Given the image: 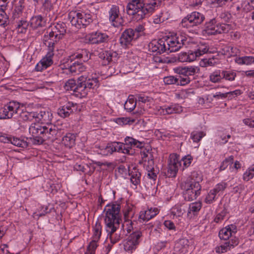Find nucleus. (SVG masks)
I'll return each mask as SVG.
<instances>
[{"mask_svg":"<svg viewBox=\"0 0 254 254\" xmlns=\"http://www.w3.org/2000/svg\"><path fill=\"white\" fill-rule=\"evenodd\" d=\"M183 181L181 183V188L183 190V197L187 201H192L200 194L201 187L197 182Z\"/></svg>","mask_w":254,"mask_h":254,"instance_id":"obj_6","label":"nucleus"},{"mask_svg":"<svg viewBox=\"0 0 254 254\" xmlns=\"http://www.w3.org/2000/svg\"><path fill=\"white\" fill-rule=\"evenodd\" d=\"M78 111V105L72 102H68L64 106L59 108L58 114L62 118H65L74 112Z\"/></svg>","mask_w":254,"mask_h":254,"instance_id":"obj_19","label":"nucleus"},{"mask_svg":"<svg viewBox=\"0 0 254 254\" xmlns=\"http://www.w3.org/2000/svg\"><path fill=\"white\" fill-rule=\"evenodd\" d=\"M208 46L204 43H200L197 46V49L193 51V55H195L196 58L207 53L208 51Z\"/></svg>","mask_w":254,"mask_h":254,"instance_id":"obj_43","label":"nucleus"},{"mask_svg":"<svg viewBox=\"0 0 254 254\" xmlns=\"http://www.w3.org/2000/svg\"><path fill=\"white\" fill-rule=\"evenodd\" d=\"M118 54L113 51H104L99 53V58L103 61L102 64L106 65L115 60Z\"/></svg>","mask_w":254,"mask_h":254,"instance_id":"obj_25","label":"nucleus"},{"mask_svg":"<svg viewBox=\"0 0 254 254\" xmlns=\"http://www.w3.org/2000/svg\"><path fill=\"white\" fill-rule=\"evenodd\" d=\"M217 195L212 190H210L206 195L204 202L207 204H211L217 199Z\"/></svg>","mask_w":254,"mask_h":254,"instance_id":"obj_52","label":"nucleus"},{"mask_svg":"<svg viewBox=\"0 0 254 254\" xmlns=\"http://www.w3.org/2000/svg\"><path fill=\"white\" fill-rule=\"evenodd\" d=\"M222 70H216L209 75V80L213 83L220 82L222 79Z\"/></svg>","mask_w":254,"mask_h":254,"instance_id":"obj_44","label":"nucleus"},{"mask_svg":"<svg viewBox=\"0 0 254 254\" xmlns=\"http://www.w3.org/2000/svg\"><path fill=\"white\" fill-rule=\"evenodd\" d=\"M135 100L136 103H138L140 106H142L141 104H146L147 106H149L150 103L153 102V99L151 97L142 94L136 95Z\"/></svg>","mask_w":254,"mask_h":254,"instance_id":"obj_40","label":"nucleus"},{"mask_svg":"<svg viewBox=\"0 0 254 254\" xmlns=\"http://www.w3.org/2000/svg\"><path fill=\"white\" fill-rule=\"evenodd\" d=\"M62 38V37L52 31H47L43 37V41L45 45L48 47V50L54 52L56 43Z\"/></svg>","mask_w":254,"mask_h":254,"instance_id":"obj_17","label":"nucleus"},{"mask_svg":"<svg viewBox=\"0 0 254 254\" xmlns=\"http://www.w3.org/2000/svg\"><path fill=\"white\" fill-rule=\"evenodd\" d=\"M204 19L205 16L202 13L194 11L182 19L181 24L184 28H189L200 25Z\"/></svg>","mask_w":254,"mask_h":254,"instance_id":"obj_8","label":"nucleus"},{"mask_svg":"<svg viewBox=\"0 0 254 254\" xmlns=\"http://www.w3.org/2000/svg\"><path fill=\"white\" fill-rule=\"evenodd\" d=\"M101 225L100 223L97 222L93 227V234L92 236V239L98 241L101 235Z\"/></svg>","mask_w":254,"mask_h":254,"instance_id":"obj_49","label":"nucleus"},{"mask_svg":"<svg viewBox=\"0 0 254 254\" xmlns=\"http://www.w3.org/2000/svg\"><path fill=\"white\" fill-rule=\"evenodd\" d=\"M202 207V204L200 202H195L191 203L189 205L188 210L187 216L189 219H191L198 214Z\"/></svg>","mask_w":254,"mask_h":254,"instance_id":"obj_31","label":"nucleus"},{"mask_svg":"<svg viewBox=\"0 0 254 254\" xmlns=\"http://www.w3.org/2000/svg\"><path fill=\"white\" fill-rule=\"evenodd\" d=\"M123 144V148L127 149L128 153H123L127 154H132V151L131 149L133 148H142L144 146L145 143L144 141H140L133 137L127 136L124 139V142L122 143Z\"/></svg>","mask_w":254,"mask_h":254,"instance_id":"obj_16","label":"nucleus"},{"mask_svg":"<svg viewBox=\"0 0 254 254\" xmlns=\"http://www.w3.org/2000/svg\"><path fill=\"white\" fill-rule=\"evenodd\" d=\"M177 71L181 75L190 77L199 73L200 68L198 66H187L179 67Z\"/></svg>","mask_w":254,"mask_h":254,"instance_id":"obj_23","label":"nucleus"},{"mask_svg":"<svg viewBox=\"0 0 254 254\" xmlns=\"http://www.w3.org/2000/svg\"><path fill=\"white\" fill-rule=\"evenodd\" d=\"M206 135L203 131H193L190 134V138L194 142H198Z\"/></svg>","mask_w":254,"mask_h":254,"instance_id":"obj_47","label":"nucleus"},{"mask_svg":"<svg viewBox=\"0 0 254 254\" xmlns=\"http://www.w3.org/2000/svg\"><path fill=\"white\" fill-rule=\"evenodd\" d=\"M180 167L181 162L179 157L176 154L170 155L166 176L169 178L176 177Z\"/></svg>","mask_w":254,"mask_h":254,"instance_id":"obj_13","label":"nucleus"},{"mask_svg":"<svg viewBox=\"0 0 254 254\" xmlns=\"http://www.w3.org/2000/svg\"><path fill=\"white\" fill-rule=\"evenodd\" d=\"M19 112H18L17 117H19L24 121H35L36 122V117L37 116L36 112H28L24 110L22 107L19 106Z\"/></svg>","mask_w":254,"mask_h":254,"instance_id":"obj_26","label":"nucleus"},{"mask_svg":"<svg viewBox=\"0 0 254 254\" xmlns=\"http://www.w3.org/2000/svg\"><path fill=\"white\" fill-rule=\"evenodd\" d=\"M31 135L28 139L29 143L33 144H41L46 140L53 141L61 135V130L53 125L41 126L37 124H32L29 128Z\"/></svg>","mask_w":254,"mask_h":254,"instance_id":"obj_3","label":"nucleus"},{"mask_svg":"<svg viewBox=\"0 0 254 254\" xmlns=\"http://www.w3.org/2000/svg\"><path fill=\"white\" fill-rule=\"evenodd\" d=\"M136 35H134L133 29L128 28L123 32L120 38V43L123 46L127 47L131 45V42L137 39Z\"/></svg>","mask_w":254,"mask_h":254,"instance_id":"obj_20","label":"nucleus"},{"mask_svg":"<svg viewBox=\"0 0 254 254\" xmlns=\"http://www.w3.org/2000/svg\"><path fill=\"white\" fill-rule=\"evenodd\" d=\"M51 31L63 38L66 32V24L64 22H58L52 27Z\"/></svg>","mask_w":254,"mask_h":254,"instance_id":"obj_36","label":"nucleus"},{"mask_svg":"<svg viewBox=\"0 0 254 254\" xmlns=\"http://www.w3.org/2000/svg\"><path fill=\"white\" fill-rule=\"evenodd\" d=\"M142 233L140 231L131 233L123 242L124 249L129 254L133 253L142 240Z\"/></svg>","mask_w":254,"mask_h":254,"instance_id":"obj_7","label":"nucleus"},{"mask_svg":"<svg viewBox=\"0 0 254 254\" xmlns=\"http://www.w3.org/2000/svg\"><path fill=\"white\" fill-rule=\"evenodd\" d=\"M36 122H41L42 124L52 125L51 122L53 119V115L51 112L47 111H41L39 113L37 112Z\"/></svg>","mask_w":254,"mask_h":254,"instance_id":"obj_27","label":"nucleus"},{"mask_svg":"<svg viewBox=\"0 0 254 254\" xmlns=\"http://www.w3.org/2000/svg\"><path fill=\"white\" fill-rule=\"evenodd\" d=\"M120 205L118 203L107 205L105 209V229L107 233V238L110 239L112 245L120 241L124 235H127L120 228Z\"/></svg>","mask_w":254,"mask_h":254,"instance_id":"obj_1","label":"nucleus"},{"mask_svg":"<svg viewBox=\"0 0 254 254\" xmlns=\"http://www.w3.org/2000/svg\"><path fill=\"white\" fill-rule=\"evenodd\" d=\"M163 114H177L182 111V107L177 104H171L168 106L161 107Z\"/></svg>","mask_w":254,"mask_h":254,"instance_id":"obj_33","label":"nucleus"},{"mask_svg":"<svg viewBox=\"0 0 254 254\" xmlns=\"http://www.w3.org/2000/svg\"><path fill=\"white\" fill-rule=\"evenodd\" d=\"M94 17V14L90 11H71L68 15L71 25L78 29L89 25L92 22Z\"/></svg>","mask_w":254,"mask_h":254,"instance_id":"obj_5","label":"nucleus"},{"mask_svg":"<svg viewBox=\"0 0 254 254\" xmlns=\"http://www.w3.org/2000/svg\"><path fill=\"white\" fill-rule=\"evenodd\" d=\"M145 30L144 26L143 24H139L136 25L134 29H133V31L134 33V35H136L137 39L140 36H142L144 34Z\"/></svg>","mask_w":254,"mask_h":254,"instance_id":"obj_59","label":"nucleus"},{"mask_svg":"<svg viewBox=\"0 0 254 254\" xmlns=\"http://www.w3.org/2000/svg\"><path fill=\"white\" fill-rule=\"evenodd\" d=\"M178 78L173 76H168L165 77L163 79V81L166 84H177V85Z\"/></svg>","mask_w":254,"mask_h":254,"instance_id":"obj_61","label":"nucleus"},{"mask_svg":"<svg viewBox=\"0 0 254 254\" xmlns=\"http://www.w3.org/2000/svg\"><path fill=\"white\" fill-rule=\"evenodd\" d=\"M147 177L154 181H155L157 178V174L155 172L152 166L151 167L150 166V167H148L147 169Z\"/></svg>","mask_w":254,"mask_h":254,"instance_id":"obj_62","label":"nucleus"},{"mask_svg":"<svg viewBox=\"0 0 254 254\" xmlns=\"http://www.w3.org/2000/svg\"><path fill=\"white\" fill-rule=\"evenodd\" d=\"M222 79H225L228 81H233L236 76V73L235 72L230 70H222Z\"/></svg>","mask_w":254,"mask_h":254,"instance_id":"obj_53","label":"nucleus"},{"mask_svg":"<svg viewBox=\"0 0 254 254\" xmlns=\"http://www.w3.org/2000/svg\"><path fill=\"white\" fill-rule=\"evenodd\" d=\"M123 144L120 142H112L108 143L105 146L99 147L97 151L98 154L104 156H108L113 154L114 152L121 153H128L127 149L123 148Z\"/></svg>","mask_w":254,"mask_h":254,"instance_id":"obj_9","label":"nucleus"},{"mask_svg":"<svg viewBox=\"0 0 254 254\" xmlns=\"http://www.w3.org/2000/svg\"><path fill=\"white\" fill-rule=\"evenodd\" d=\"M109 18L112 25L115 27H120L124 24V20L121 15L119 7L116 5H112L109 12Z\"/></svg>","mask_w":254,"mask_h":254,"instance_id":"obj_12","label":"nucleus"},{"mask_svg":"<svg viewBox=\"0 0 254 254\" xmlns=\"http://www.w3.org/2000/svg\"><path fill=\"white\" fill-rule=\"evenodd\" d=\"M86 39L91 44H99L108 42L109 36L106 33L96 31L88 34Z\"/></svg>","mask_w":254,"mask_h":254,"instance_id":"obj_15","label":"nucleus"},{"mask_svg":"<svg viewBox=\"0 0 254 254\" xmlns=\"http://www.w3.org/2000/svg\"><path fill=\"white\" fill-rule=\"evenodd\" d=\"M98 240L92 239L87 247V251L85 254H95V250L97 247Z\"/></svg>","mask_w":254,"mask_h":254,"instance_id":"obj_57","label":"nucleus"},{"mask_svg":"<svg viewBox=\"0 0 254 254\" xmlns=\"http://www.w3.org/2000/svg\"><path fill=\"white\" fill-rule=\"evenodd\" d=\"M190 41V37L184 33H178L174 36L164 38L159 40H153L148 45V48L152 52L159 54L165 52L178 51L184 45H187Z\"/></svg>","mask_w":254,"mask_h":254,"instance_id":"obj_2","label":"nucleus"},{"mask_svg":"<svg viewBox=\"0 0 254 254\" xmlns=\"http://www.w3.org/2000/svg\"><path fill=\"white\" fill-rule=\"evenodd\" d=\"M237 232L236 226L234 225H228L222 228L219 233V237L220 239L228 240L233 234Z\"/></svg>","mask_w":254,"mask_h":254,"instance_id":"obj_24","label":"nucleus"},{"mask_svg":"<svg viewBox=\"0 0 254 254\" xmlns=\"http://www.w3.org/2000/svg\"><path fill=\"white\" fill-rule=\"evenodd\" d=\"M189 247V240L185 238L181 239L176 243L175 250L180 253L186 254L188 252Z\"/></svg>","mask_w":254,"mask_h":254,"instance_id":"obj_29","label":"nucleus"},{"mask_svg":"<svg viewBox=\"0 0 254 254\" xmlns=\"http://www.w3.org/2000/svg\"><path fill=\"white\" fill-rule=\"evenodd\" d=\"M216 28V34L222 33H227L230 30V25L225 23L217 24V27Z\"/></svg>","mask_w":254,"mask_h":254,"instance_id":"obj_55","label":"nucleus"},{"mask_svg":"<svg viewBox=\"0 0 254 254\" xmlns=\"http://www.w3.org/2000/svg\"><path fill=\"white\" fill-rule=\"evenodd\" d=\"M5 9L0 8V26L5 27L8 24V17L6 15Z\"/></svg>","mask_w":254,"mask_h":254,"instance_id":"obj_51","label":"nucleus"},{"mask_svg":"<svg viewBox=\"0 0 254 254\" xmlns=\"http://www.w3.org/2000/svg\"><path fill=\"white\" fill-rule=\"evenodd\" d=\"M76 135L74 133H68L64 135L62 139V142L65 146L71 148L75 144Z\"/></svg>","mask_w":254,"mask_h":254,"instance_id":"obj_35","label":"nucleus"},{"mask_svg":"<svg viewBox=\"0 0 254 254\" xmlns=\"http://www.w3.org/2000/svg\"><path fill=\"white\" fill-rule=\"evenodd\" d=\"M9 143L16 146L21 148H26L28 145V143L26 141L14 137H11L10 141Z\"/></svg>","mask_w":254,"mask_h":254,"instance_id":"obj_46","label":"nucleus"},{"mask_svg":"<svg viewBox=\"0 0 254 254\" xmlns=\"http://www.w3.org/2000/svg\"><path fill=\"white\" fill-rule=\"evenodd\" d=\"M190 81V77L181 75L178 78L177 85L184 86L189 84Z\"/></svg>","mask_w":254,"mask_h":254,"instance_id":"obj_60","label":"nucleus"},{"mask_svg":"<svg viewBox=\"0 0 254 254\" xmlns=\"http://www.w3.org/2000/svg\"><path fill=\"white\" fill-rule=\"evenodd\" d=\"M89 56L88 53L85 50H82L79 52H77L69 57V60L72 62L75 59L80 60L81 62H86L88 60Z\"/></svg>","mask_w":254,"mask_h":254,"instance_id":"obj_37","label":"nucleus"},{"mask_svg":"<svg viewBox=\"0 0 254 254\" xmlns=\"http://www.w3.org/2000/svg\"><path fill=\"white\" fill-rule=\"evenodd\" d=\"M43 12L47 14L54 9V5L51 0H45L42 5Z\"/></svg>","mask_w":254,"mask_h":254,"instance_id":"obj_50","label":"nucleus"},{"mask_svg":"<svg viewBox=\"0 0 254 254\" xmlns=\"http://www.w3.org/2000/svg\"><path fill=\"white\" fill-rule=\"evenodd\" d=\"M19 104L15 101H11L0 109V119H10L13 116H17L19 112Z\"/></svg>","mask_w":254,"mask_h":254,"instance_id":"obj_10","label":"nucleus"},{"mask_svg":"<svg viewBox=\"0 0 254 254\" xmlns=\"http://www.w3.org/2000/svg\"><path fill=\"white\" fill-rule=\"evenodd\" d=\"M159 212L157 208H150L146 210L141 211L138 220L140 222H147L156 216Z\"/></svg>","mask_w":254,"mask_h":254,"instance_id":"obj_22","label":"nucleus"},{"mask_svg":"<svg viewBox=\"0 0 254 254\" xmlns=\"http://www.w3.org/2000/svg\"><path fill=\"white\" fill-rule=\"evenodd\" d=\"M178 59L181 62H190L196 60V56L193 55V51H189L179 54Z\"/></svg>","mask_w":254,"mask_h":254,"instance_id":"obj_34","label":"nucleus"},{"mask_svg":"<svg viewBox=\"0 0 254 254\" xmlns=\"http://www.w3.org/2000/svg\"><path fill=\"white\" fill-rule=\"evenodd\" d=\"M70 73L73 75L79 74L86 69V67L78 61L72 63L67 68Z\"/></svg>","mask_w":254,"mask_h":254,"instance_id":"obj_28","label":"nucleus"},{"mask_svg":"<svg viewBox=\"0 0 254 254\" xmlns=\"http://www.w3.org/2000/svg\"><path fill=\"white\" fill-rule=\"evenodd\" d=\"M239 244L238 239L236 238H232L230 240L225 242L223 244L217 247L215 251L217 253L221 254L228 252L233 249Z\"/></svg>","mask_w":254,"mask_h":254,"instance_id":"obj_21","label":"nucleus"},{"mask_svg":"<svg viewBox=\"0 0 254 254\" xmlns=\"http://www.w3.org/2000/svg\"><path fill=\"white\" fill-rule=\"evenodd\" d=\"M136 102L135 99H134L133 95H129L128 99L125 102L124 104L125 109L128 111L131 112L133 111L136 105Z\"/></svg>","mask_w":254,"mask_h":254,"instance_id":"obj_42","label":"nucleus"},{"mask_svg":"<svg viewBox=\"0 0 254 254\" xmlns=\"http://www.w3.org/2000/svg\"><path fill=\"white\" fill-rule=\"evenodd\" d=\"M127 6L128 15H132L134 19L140 20L149 16L158 7V0H152L144 3L143 0H129Z\"/></svg>","mask_w":254,"mask_h":254,"instance_id":"obj_4","label":"nucleus"},{"mask_svg":"<svg viewBox=\"0 0 254 254\" xmlns=\"http://www.w3.org/2000/svg\"><path fill=\"white\" fill-rule=\"evenodd\" d=\"M64 89L66 90L73 92V94L78 98L85 97V88L81 85L80 81L78 78L77 83L74 79H69L64 85Z\"/></svg>","mask_w":254,"mask_h":254,"instance_id":"obj_11","label":"nucleus"},{"mask_svg":"<svg viewBox=\"0 0 254 254\" xmlns=\"http://www.w3.org/2000/svg\"><path fill=\"white\" fill-rule=\"evenodd\" d=\"M227 184L224 182H221L217 184L215 187L211 189L217 195H220L222 193L223 191L227 187Z\"/></svg>","mask_w":254,"mask_h":254,"instance_id":"obj_54","label":"nucleus"},{"mask_svg":"<svg viewBox=\"0 0 254 254\" xmlns=\"http://www.w3.org/2000/svg\"><path fill=\"white\" fill-rule=\"evenodd\" d=\"M234 161V157L231 155L229 157L226 158L221 163L220 166V170H225L228 165L232 164Z\"/></svg>","mask_w":254,"mask_h":254,"instance_id":"obj_58","label":"nucleus"},{"mask_svg":"<svg viewBox=\"0 0 254 254\" xmlns=\"http://www.w3.org/2000/svg\"><path fill=\"white\" fill-rule=\"evenodd\" d=\"M186 211V209L183 205L178 204L173 207L171 210V214L174 217H181Z\"/></svg>","mask_w":254,"mask_h":254,"instance_id":"obj_41","label":"nucleus"},{"mask_svg":"<svg viewBox=\"0 0 254 254\" xmlns=\"http://www.w3.org/2000/svg\"><path fill=\"white\" fill-rule=\"evenodd\" d=\"M24 8V0H19L17 2L12 11V18L13 20H19L23 16V11Z\"/></svg>","mask_w":254,"mask_h":254,"instance_id":"obj_30","label":"nucleus"},{"mask_svg":"<svg viewBox=\"0 0 254 254\" xmlns=\"http://www.w3.org/2000/svg\"><path fill=\"white\" fill-rule=\"evenodd\" d=\"M129 175L130 176V182L133 185L136 186L137 185L140 184L141 173L138 169L134 168L129 173Z\"/></svg>","mask_w":254,"mask_h":254,"instance_id":"obj_39","label":"nucleus"},{"mask_svg":"<svg viewBox=\"0 0 254 254\" xmlns=\"http://www.w3.org/2000/svg\"><path fill=\"white\" fill-rule=\"evenodd\" d=\"M45 21L41 15L33 16L30 20V27L33 29L42 27L45 25Z\"/></svg>","mask_w":254,"mask_h":254,"instance_id":"obj_32","label":"nucleus"},{"mask_svg":"<svg viewBox=\"0 0 254 254\" xmlns=\"http://www.w3.org/2000/svg\"><path fill=\"white\" fill-rule=\"evenodd\" d=\"M216 21L215 18H212L205 24V31L208 35L216 34Z\"/></svg>","mask_w":254,"mask_h":254,"instance_id":"obj_38","label":"nucleus"},{"mask_svg":"<svg viewBox=\"0 0 254 254\" xmlns=\"http://www.w3.org/2000/svg\"><path fill=\"white\" fill-rule=\"evenodd\" d=\"M220 17L224 21L228 22L231 18V14L228 11H224L221 12L219 15Z\"/></svg>","mask_w":254,"mask_h":254,"instance_id":"obj_64","label":"nucleus"},{"mask_svg":"<svg viewBox=\"0 0 254 254\" xmlns=\"http://www.w3.org/2000/svg\"><path fill=\"white\" fill-rule=\"evenodd\" d=\"M149 153L148 150H143L140 151V155L143 161H147L148 165L151 167L154 164V161L151 154H150V157L148 156Z\"/></svg>","mask_w":254,"mask_h":254,"instance_id":"obj_48","label":"nucleus"},{"mask_svg":"<svg viewBox=\"0 0 254 254\" xmlns=\"http://www.w3.org/2000/svg\"><path fill=\"white\" fill-rule=\"evenodd\" d=\"M54 52L48 50L46 56L36 64L35 69L37 71H42L53 64Z\"/></svg>","mask_w":254,"mask_h":254,"instance_id":"obj_18","label":"nucleus"},{"mask_svg":"<svg viewBox=\"0 0 254 254\" xmlns=\"http://www.w3.org/2000/svg\"><path fill=\"white\" fill-rule=\"evenodd\" d=\"M192 160V157L190 155L185 156L182 159L183 162L184 167L185 168L188 167L191 164Z\"/></svg>","mask_w":254,"mask_h":254,"instance_id":"obj_63","label":"nucleus"},{"mask_svg":"<svg viewBox=\"0 0 254 254\" xmlns=\"http://www.w3.org/2000/svg\"><path fill=\"white\" fill-rule=\"evenodd\" d=\"M201 177L197 172H193L191 175L185 181L197 182L199 184V181H201ZM193 183H192V184Z\"/></svg>","mask_w":254,"mask_h":254,"instance_id":"obj_56","label":"nucleus"},{"mask_svg":"<svg viewBox=\"0 0 254 254\" xmlns=\"http://www.w3.org/2000/svg\"><path fill=\"white\" fill-rule=\"evenodd\" d=\"M81 85L83 88H85V97L87 95L89 90L94 89L98 86V80L95 77H89L85 75H81L79 77Z\"/></svg>","mask_w":254,"mask_h":254,"instance_id":"obj_14","label":"nucleus"},{"mask_svg":"<svg viewBox=\"0 0 254 254\" xmlns=\"http://www.w3.org/2000/svg\"><path fill=\"white\" fill-rule=\"evenodd\" d=\"M16 23L17 28L18 29V30L21 33H24L30 25V22H27L22 18H21V19L16 20Z\"/></svg>","mask_w":254,"mask_h":254,"instance_id":"obj_45","label":"nucleus"}]
</instances>
